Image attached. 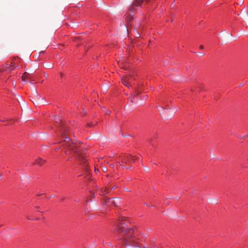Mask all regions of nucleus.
Segmentation results:
<instances>
[{
  "label": "nucleus",
  "instance_id": "cd10ccee",
  "mask_svg": "<svg viewBox=\"0 0 248 248\" xmlns=\"http://www.w3.org/2000/svg\"><path fill=\"white\" fill-rule=\"evenodd\" d=\"M138 36H140V35L139 33L137 34Z\"/></svg>",
  "mask_w": 248,
  "mask_h": 248
},
{
  "label": "nucleus",
  "instance_id": "423d86ee",
  "mask_svg": "<svg viewBox=\"0 0 248 248\" xmlns=\"http://www.w3.org/2000/svg\"><path fill=\"white\" fill-rule=\"evenodd\" d=\"M22 78L24 82H26V79H30V73L25 72L22 76Z\"/></svg>",
  "mask_w": 248,
  "mask_h": 248
},
{
  "label": "nucleus",
  "instance_id": "bb28decb",
  "mask_svg": "<svg viewBox=\"0 0 248 248\" xmlns=\"http://www.w3.org/2000/svg\"><path fill=\"white\" fill-rule=\"evenodd\" d=\"M124 190H125V191H128V190H127V189H126V188H125V189H124Z\"/></svg>",
  "mask_w": 248,
  "mask_h": 248
},
{
  "label": "nucleus",
  "instance_id": "4468645a",
  "mask_svg": "<svg viewBox=\"0 0 248 248\" xmlns=\"http://www.w3.org/2000/svg\"><path fill=\"white\" fill-rule=\"evenodd\" d=\"M28 80H31V81H34V79L32 78L31 77V75H30V79H28Z\"/></svg>",
  "mask_w": 248,
  "mask_h": 248
},
{
  "label": "nucleus",
  "instance_id": "6ab92c4d",
  "mask_svg": "<svg viewBox=\"0 0 248 248\" xmlns=\"http://www.w3.org/2000/svg\"><path fill=\"white\" fill-rule=\"evenodd\" d=\"M2 177H3L2 175V174L0 175V180L2 179Z\"/></svg>",
  "mask_w": 248,
  "mask_h": 248
},
{
  "label": "nucleus",
  "instance_id": "0eeeda50",
  "mask_svg": "<svg viewBox=\"0 0 248 248\" xmlns=\"http://www.w3.org/2000/svg\"><path fill=\"white\" fill-rule=\"evenodd\" d=\"M127 161H129V162H135V160L136 158L134 156H131V155H128L127 156Z\"/></svg>",
  "mask_w": 248,
  "mask_h": 248
},
{
  "label": "nucleus",
  "instance_id": "a878e982",
  "mask_svg": "<svg viewBox=\"0 0 248 248\" xmlns=\"http://www.w3.org/2000/svg\"><path fill=\"white\" fill-rule=\"evenodd\" d=\"M110 167H111L112 168L113 167V165H110Z\"/></svg>",
  "mask_w": 248,
  "mask_h": 248
},
{
  "label": "nucleus",
  "instance_id": "9b49d317",
  "mask_svg": "<svg viewBox=\"0 0 248 248\" xmlns=\"http://www.w3.org/2000/svg\"><path fill=\"white\" fill-rule=\"evenodd\" d=\"M111 113V111L110 110H107L106 111V114L107 115H109Z\"/></svg>",
  "mask_w": 248,
  "mask_h": 248
},
{
  "label": "nucleus",
  "instance_id": "6e6552de",
  "mask_svg": "<svg viewBox=\"0 0 248 248\" xmlns=\"http://www.w3.org/2000/svg\"><path fill=\"white\" fill-rule=\"evenodd\" d=\"M53 67V65L51 63H47L46 65V67L47 68L50 69Z\"/></svg>",
  "mask_w": 248,
  "mask_h": 248
},
{
  "label": "nucleus",
  "instance_id": "7ed1b4c3",
  "mask_svg": "<svg viewBox=\"0 0 248 248\" xmlns=\"http://www.w3.org/2000/svg\"><path fill=\"white\" fill-rule=\"evenodd\" d=\"M135 79L133 75H129V76H126L124 78L122 79L123 83L129 88L132 86V81Z\"/></svg>",
  "mask_w": 248,
  "mask_h": 248
},
{
  "label": "nucleus",
  "instance_id": "412c9836",
  "mask_svg": "<svg viewBox=\"0 0 248 248\" xmlns=\"http://www.w3.org/2000/svg\"><path fill=\"white\" fill-rule=\"evenodd\" d=\"M147 98V96L146 95L145 96H144V99H146Z\"/></svg>",
  "mask_w": 248,
  "mask_h": 248
},
{
  "label": "nucleus",
  "instance_id": "f257e3e1",
  "mask_svg": "<svg viewBox=\"0 0 248 248\" xmlns=\"http://www.w3.org/2000/svg\"><path fill=\"white\" fill-rule=\"evenodd\" d=\"M125 219H119L116 223L117 228L114 229V231H120L124 233L125 236L123 238V242L126 245H130L132 241V234L134 231L132 228L127 229L125 226H127V222H125Z\"/></svg>",
  "mask_w": 248,
  "mask_h": 248
},
{
  "label": "nucleus",
  "instance_id": "aec40b11",
  "mask_svg": "<svg viewBox=\"0 0 248 248\" xmlns=\"http://www.w3.org/2000/svg\"><path fill=\"white\" fill-rule=\"evenodd\" d=\"M140 94V93H138L136 94V96H138Z\"/></svg>",
  "mask_w": 248,
  "mask_h": 248
},
{
  "label": "nucleus",
  "instance_id": "dca6fc26",
  "mask_svg": "<svg viewBox=\"0 0 248 248\" xmlns=\"http://www.w3.org/2000/svg\"><path fill=\"white\" fill-rule=\"evenodd\" d=\"M35 94L36 95V96L37 97H38V99H40V96L39 95V94H38V93H37V92L35 93Z\"/></svg>",
  "mask_w": 248,
  "mask_h": 248
},
{
  "label": "nucleus",
  "instance_id": "5701e85b",
  "mask_svg": "<svg viewBox=\"0 0 248 248\" xmlns=\"http://www.w3.org/2000/svg\"><path fill=\"white\" fill-rule=\"evenodd\" d=\"M13 69H14V68L10 69H9V70H10V71H12V70H13Z\"/></svg>",
  "mask_w": 248,
  "mask_h": 248
},
{
  "label": "nucleus",
  "instance_id": "9d476101",
  "mask_svg": "<svg viewBox=\"0 0 248 248\" xmlns=\"http://www.w3.org/2000/svg\"><path fill=\"white\" fill-rule=\"evenodd\" d=\"M176 111L177 109L175 108H173L171 114L173 115V114H174Z\"/></svg>",
  "mask_w": 248,
  "mask_h": 248
},
{
  "label": "nucleus",
  "instance_id": "b1692460",
  "mask_svg": "<svg viewBox=\"0 0 248 248\" xmlns=\"http://www.w3.org/2000/svg\"><path fill=\"white\" fill-rule=\"evenodd\" d=\"M121 166H122V167L123 168H126V167H125V166H123V165H121Z\"/></svg>",
  "mask_w": 248,
  "mask_h": 248
},
{
  "label": "nucleus",
  "instance_id": "4be33fe9",
  "mask_svg": "<svg viewBox=\"0 0 248 248\" xmlns=\"http://www.w3.org/2000/svg\"><path fill=\"white\" fill-rule=\"evenodd\" d=\"M59 121H61V120H59V119H58V120L56 121V123H58V122H59Z\"/></svg>",
  "mask_w": 248,
  "mask_h": 248
},
{
  "label": "nucleus",
  "instance_id": "f8f14e48",
  "mask_svg": "<svg viewBox=\"0 0 248 248\" xmlns=\"http://www.w3.org/2000/svg\"><path fill=\"white\" fill-rule=\"evenodd\" d=\"M102 170H103L104 172H106V171H107V168H106V167H103L102 168Z\"/></svg>",
  "mask_w": 248,
  "mask_h": 248
},
{
  "label": "nucleus",
  "instance_id": "f3484780",
  "mask_svg": "<svg viewBox=\"0 0 248 248\" xmlns=\"http://www.w3.org/2000/svg\"><path fill=\"white\" fill-rule=\"evenodd\" d=\"M107 245H108V246H110V247H112V244H111L110 243L108 242V243H107Z\"/></svg>",
  "mask_w": 248,
  "mask_h": 248
},
{
  "label": "nucleus",
  "instance_id": "1a4fd4ad",
  "mask_svg": "<svg viewBox=\"0 0 248 248\" xmlns=\"http://www.w3.org/2000/svg\"><path fill=\"white\" fill-rule=\"evenodd\" d=\"M122 162L125 163L127 164L129 161H127V156L125 157L124 158H123L122 159Z\"/></svg>",
  "mask_w": 248,
  "mask_h": 248
},
{
  "label": "nucleus",
  "instance_id": "393cba45",
  "mask_svg": "<svg viewBox=\"0 0 248 248\" xmlns=\"http://www.w3.org/2000/svg\"><path fill=\"white\" fill-rule=\"evenodd\" d=\"M65 154H68V151H65Z\"/></svg>",
  "mask_w": 248,
  "mask_h": 248
},
{
  "label": "nucleus",
  "instance_id": "2eb2a0df",
  "mask_svg": "<svg viewBox=\"0 0 248 248\" xmlns=\"http://www.w3.org/2000/svg\"><path fill=\"white\" fill-rule=\"evenodd\" d=\"M34 72V71L33 70H31L30 71V72L29 73H30V75H31V74H32Z\"/></svg>",
  "mask_w": 248,
  "mask_h": 248
},
{
  "label": "nucleus",
  "instance_id": "ddd939ff",
  "mask_svg": "<svg viewBox=\"0 0 248 248\" xmlns=\"http://www.w3.org/2000/svg\"><path fill=\"white\" fill-rule=\"evenodd\" d=\"M246 21L247 22V23L248 24V16L247 15V14L246 13Z\"/></svg>",
  "mask_w": 248,
  "mask_h": 248
},
{
  "label": "nucleus",
  "instance_id": "f03ea898",
  "mask_svg": "<svg viewBox=\"0 0 248 248\" xmlns=\"http://www.w3.org/2000/svg\"><path fill=\"white\" fill-rule=\"evenodd\" d=\"M64 142L65 145L67 146L68 148L73 151L74 153H77V151L78 145L77 144H74L71 142V140L68 138H66L64 140Z\"/></svg>",
  "mask_w": 248,
  "mask_h": 248
},
{
  "label": "nucleus",
  "instance_id": "a211bd4d",
  "mask_svg": "<svg viewBox=\"0 0 248 248\" xmlns=\"http://www.w3.org/2000/svg\"><path fill=\"white\" fill-rule=\"evenodd\" d=\"M27 218L28 219H31V218H30L29 217H27ZM39 218H36V219H32V220H38Z\"/></svg>",
  "mask_w": 248,
  "mask_h": 248
},
{
  "label": "nucleus",
  "instance_id": "39448f33",
  "mask_svg": "<svg viewBox=\"0 0 248 248\" xmlns=\"http://www.w3.org/2000/svg\"><path fill=\"white\" fill-rule=\"evenodd\" d=\"M45 162H46L45 160H43L41 158H38L35 160L34 163H33V165L36 164L39 166H42L44 164V163H45Z\"/></svg>",
  "mask_w": 248,
  "mask_h": 248
},
{
  "label": "nucleus",
  "instance_id": "20e7f679",
  "mask_svg": "<svg viewBox=\"0 0 248 248\" xmlns=\"http://www.w3.org/2000/svg\"><path fill=\"white\" fill-rule=\"evenodd\" d=\"M117 202H118V200H117ZM106 205L109 206L110 204H114L116 206H118V203L116 202V201L112 200V199H108L106 202Z\"/></svg>",
  "mask_w": 248,
  "mask_h": 248
}]
</instances>
